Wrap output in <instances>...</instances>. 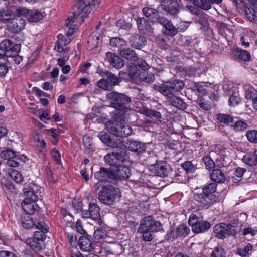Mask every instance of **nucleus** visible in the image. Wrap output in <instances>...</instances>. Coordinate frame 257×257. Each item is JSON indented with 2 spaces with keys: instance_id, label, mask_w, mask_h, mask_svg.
Returning a JSON list of instances; mask_svg holds the SVG:
<instances>
[{
  "instance_id": "1",
  "label": "nucleus",
  "mask_w": 257,
  "mask_h": 257,
  "mask_svg": "<svg viewBox=\"0 0 257 257\" xmlns=\"http://www.w3.org/2000/svg\"><path fill=\"white\" fill-rule=\"evenodd\" d=\"M99 3V0H80L78 1L75 5L76 9L74 12L73 17H69L66 21L65 29H68L66 33L67 38L62 34H59L58 36L57 42L58 43L65 46L69 44L71 41L69 37L73 34L74 30L76 28L74 25H72L71 23H73L77 17L80 14H82L81 19L83 22L91 11H95L97 9Z\"/></svg>"
},
{
  "instance_id": "2",
  "label": "nucleus",
  "mask_w": 257,
  "mask_h": 257,
  "mask_svg": "<svg viewBox=\"0 0 257 257\" xmlns=\"http://www.w3.org/2000/svg\"><path fill=\"white\" fill-rule=\"evenodd\" d=\"M43 188L33 182H28L25 184L23 192L25 198L22 203V207L24 211L30 215L34 214L35 209L33 203L42 199Z\"/></svg>"
},
{
  "instance_id": "3",
  "label": "nucleus",
  "mask_w": 257,
  "mask_h": 257,
  "mask_svg": "<svg viewBox=\"0 0 257 257\" xmlns=\"http://www.w3.org/2000/svg\"><path fill=\"white\" fill-rule=\"evenodd\" d=\"M163 230L161 223L154 219L152 216L146 217L142 220L138 228V232L143 234L145 241L153 239L152 233Z\"/></svg>"
},
{
  "instance_id": "4",
  "label": "nucleus",
  "mask_w": 257,
  "mask_h": 257,
  "mask_svg": "<svg viewBox=\"0 0 257 257\" xmlns=\"http://www.w3.org/2000/svg\"><path fill=\"white\" fill-rule=\"evenodd\" d=\"M106 97L111 101L112 107L120 111V116L128 114L131 110L127 105L131 102L130 97L123 93L112 91L108 92L106 94Z\"/></svg>"
},
{
  "instance_id": "5",
  "label": "nucleus",
  "mask_w": 257,
  "mask_h": 257,
  "mask_svg": "<svg viewBox=\"0 0 257 257\" xmlns=\"http://www.w3.org/2000/svg\"><path fill=\"white\" fill-rule=\"evenodd\" d=\"M99 200L107 205L113 204L120 197V193L118 188L110 184L102 186L98 194Z\"/></svg>"
},
{
  "instance_id": "6",
  "label": "nucleus",
  "mask_w": 257,
  "mask_h": 257,
  "mask_svg": "<svg viewBox=\"0 0 257 257\" xmlns=\"http://www.w3.org/2000/svg\"><path fill=\"white\" fill-rule=\"evenodd\" d=\"M216 186L215 183L209 184L203 188L201 193L195 194L194 199L202 205L210 206L217 201V198L213 194L216 190Z\"/></svg>"
},
{
  "instance_id": "7",
  "label": "nucleus",
  "mask_w": 257,
  "mask_h": 257,
  "mask_svg": "<svg viewBox=\"0 0 257 257\" xmlns=\"http://www.w3.org/2000/svg\"><path fill=\"white\" fill-rule=\"evenodd\" d=\"M125 118L119 117L116 118L113 121H108L106 124L107 130L114 135L120 137H127L132 134V129L127 125L122 119Z\"/></svg>"
},
{
  "instance_id": "8",
  "label": "nucleus",
  "mask_w": 257,
  "mask_h": 257,
  "mask_svg": "<svg viewBox=\"0 0 257 257\" xmlns=\"http://www.w3.org/2000/svg\"><path fill=\"white\" fill-rule=\"evenodd\" d=\"M126 153V150L119 149V152H112L106 154L104 160L107 164L115 168L126 160L125 155Z\"/></svg>"
},
{
  "instance_id": "9",
  "label": "nucleus",
  "mask_w": 257,
  "mask_h": 257,
  "mask_svg": "<svg viewBox=\"0 0 257 257\" xmlns=\"http://www.w3.org/2000/svg\"><path fill=\"white\" fill-rule=\"evenodd\" d=\"M99 139L110 147L113 148H122L124 146V140L121 138H111L109 133L101 132L98 134Z\"/></svg>"
},
{
  "instance_id": "10",
  "label": "nucleus",
  "mask_w": 257,
  "mask_h": 257,
  "mask_svg": "<svg viewBox=\"0 0 257 257\" xmlns=\"http://www.w3.org/2000/svg\"><path fill=\"white\" fill-rule=\"evenodd\" d=\"M99 207L94 203H90L89 204L88 210H83L82 212V216L83 218H91L97 222L99 224L102 222L100 214Z\"/></svg>"
},
{
  "instance_id": "11",
  "label": "nucleus",
  "mask_w": 257,
  "mask_h": 257,
  "mask_svg": "<svg viewBox=\"0 0 257 257\" xmlns=\"http://www.w3.org/2000/svg\"><path fill=\"white\" fill-rule=\"evenodd\" d=\"M112 169H113V181L126 179L131 176V170L127 166L120 164L115 168H112Z\"/></svg>"
},
{
  "instance_id": "12",
  "label": "nucleus",
  "mask_w": 257,
  "mask_h": 257,
  "mask_svg": "<svg viewBox=\"0 0 257 257\" xmlns=\"http://www.w3.org/2000/svg\"><path fill=\"white\" fill-rule=\"evenodd\" d=\"M128 150L135 152L137 153H141L145 151L146 146L145 144L138 141L127 140L125 142L124 141V146L119 149Z\"/></svg>"
},
{
  "instance_id": "13",
  "label": "nucleus",
  "mask_w": 257,
  "mask_h": 257,
  "mask_svg": "<svg viewBox=\"0 0 257 257\" xmlns=\"http://www.w3.org/2000/svg\"><path fill=\"white\" fill-rule=\"evenodd\" d=\"M113 169L101 167L99 171L94 173L95 178L99 182H112Z\"/></svg>"
},
{
  "instance_id": "14",
  "label": "nucleus",
  "mask_w": 257,
  "mask_h": 257,
  "mask_svg": "<svg viewBox=\"0 0 257 257\" xmlns=\"http://www.w3.org/2000/svg\"><path fill=\"white\" fill-rule=\"evenodd\" d=\"M158 23L163 27L164 30L163 32L165 35L173 37L177 34V29L167 18L163 17L160 19Z\"/></svg>"
},
{
  "instance_id": "15",
  "label": "nucleus",
  "mask_w": 257,
  "mask_h": 257,
  "mask_svg": "<svg viewBox=\"0 0 257 257\" xmlns=\"http://www.w3.org/2000/svg\"><path fill=\"white\" fill-rule=\"evenodd\" d=\"M249 7L245 9V15L248 20L257 24V0H248Z\"/></svg>"
},
{
  "instance_id": "16",
  "label": "nucleus",
  "mask_w": 257,
  "mask_h": 257,
  "mask_svg": "<svg viewBox=\"0 0 257 257\" xmlns=\"http://www.w3.org/2000/svg\"><path fill=\"white\" fill-rule=\"evenodd\" d=\"M150 170L155 175L164 177L168 175L170 171V167L168 164L164 162H159L157 165L150 168Z\"/></svg>"
},
{
  "instance_id": "17",
  "label": "nucleus",
  "mask_w": 257,
  "mask_h": 257,
  "mask_svg": "<svg viewBox=\"0 0 257 257\" xmlns=\"http://www.w3.org/2000/svg\"><path fill=\"white\" fill-rule=\"evenodd\" d=\"M106 57L110 64L116 69H120L125 65L124 60L113 53L107 52Z\"/></svg>"
},
{
  "instance_id": "18",
  "label": "nucleus",
  "mask_w": 257,
  "mask_h": 257,
  "mask_svg": "<svg viewBox=\"0 0 257 257\" xmlns=\"http://www.w3.org/2000/svg\"><path fill=\"white\" fill-rule=\"evenodd\" d=\"M167 94H172L173 92H178L181 90L184 86L182 81L173 79L165 82Z\"/></svg>"
},
{
  "instance_id": "19",
  "label": "nucleus",
  "mask_w": 257,
  "mask_h": 257,
  "mask_svg": "<svg viewBox=\"0 0 257 257\" xmlns=\"http://www.w3.org/2000/svg\"><path fill=\"white\" fill-rule=\"evenodd\" d=\"M10 24V30L14 33L22 31L25 26L26 21L21 17H16L11 20Z\"/></svg>"
},
{
  "instance_id": "20",
  "label": "nucleus",
  "mask_w": 257,
  "mask_h": 257,
  "mask_svg": "<svg viewBox=\"0 0 257 257\" xmlns=\"http://www.w3.org/2000/svg\"><path fill=\"white\" fill-rule=\"evenodd\" d=\"M143 13L144 16L153 23H158L160 19L163 17L159 15L157 10L149 7L144 8Z\"/></svg>"
},
{
  "instance_id": "21",
  "label": "nucleus",
  "mask_w": 257,
  "mask_h": 257,
  "mask_svg": "<svg viewBox=\"0 0 257 257\" xmlns=\"http://www.w3.org/2000/svg\"><path fill=\"white\" fill-rule=\"evenodd\" d=\"M137 24L139 30L144 34L152 35L153 29L150 24L144 18H139L137 20Z\"/></svg>"
},
{
  "instance_id": "22",
  "label": "nucleus",
  "mask_w": 257,
  "mask_h": 257,
  "mask_svg": "<svg viewBox=\"0 0 257 257\" xmlns=\"http://www.w3.org/2000/svg\"><path fill=\"white\" fill-rule=\"evenodd\" d=\"M166 96L169 104L176 107L179 109L184 110L186 108V103L179 97L174 95L173 94H167Z\"/></svg>"
},
{
  "instance_id": "23",
  "label": "nucleus",
  "mask_w": 257,
  "mask_h": 257,
  "mask_svg": "<svg viewBox=\"0 0 257 257\" xmlns=\"http://www.w3.org/2000/svg\"><path fill=\"white\" fill-rule=\"evenodd\" d=\"M129 41L133 47L139 49L145 45L146 43V38L144 36L138 34L132 35L129 38Z\"/></svg>"
},
{
  "instance_id": "24",
  "label": "nucleus",
  "mask_w": 257,
  "mask_h": 257,
  "mask_svg": "<svg viewBox=\"0 0 257 257\" xmlns=\"http://www.w3.org/2000/svg\"><path fill=\"white\" fill-rule=\"evenodd\" d=\"M119 54L124 58L131 61H136L137 60V56L135 51L128 48H124L118 50Z\"/></svg>"
},
{
  "instance_id": "25",
  "label": "nucleus",
  "mask_w": 257,
  "mask_h": 257,
  "mask_svg": "<svg viewBox=\"0 0 257 257\" xmlns=\"http://www.w3.org/2000/svg\"><path fill=\"white\" fill-rule=\"evenodd\" d=\"M211 227L210 223L207 221L201 220L192 228V230L196 233H200L205 232Z\"/></svg>"
},
{
  "instance_id": "26",
  "label": "nucleus",
  "mask_w": 257,
  "mask_h": 257,
  "mask_svg": "<svg viewBox=\"0 0 257 257\" xmlns=\"http://www.w3.org/2000/svg\"><path fill=\"white\" fill-rule=\"evenodd\" d=\"M26 243L36 252H40L43 249L44 246L43 242L31 237L26 239Z\"/></svg>"
},
{
  "instance_id": "27",
  "label": "nucleus",
  "mask_w": 257,
  "mask_h": 257,
  "mask_svg": "<svg viewBox=\"0 0 257 257\" xmlns=\"http://www.w3.org/2000/svg\"><path fill=\"white\" fill-rule=\"evenodd\" d=\"M211 180L216 183H223L225 180V176L223 172L219 169L213 170L210 174Z\"/></svg>"
},
{
  "instance_id": "28",
  "label": "nucleus",
  "mask_w": 257,
  "mask_h": 257,
  "mask_svg": "<svg viewBox=\"0 0 257 257\" xmlns=\"http://www.w3.org/2000/svg\"><path fill=\"white\" fill-rule=\"evenodd\" d=\"M80 249L85 251H91L93 249L92 241L85 236H81L79 239Z\"/></svg>"
},
{
  "instance_id": "29",
  "label": "nucleus",
  "mask_w": 257,
  "mask_h": 257,
  "mask_svg": "<svg viewBox=\"0 0 257 257\" xmlns=\"http://www.w3.org/2000/svg\"><path fill=\"white\" fill-rule=\"evenodd\" d=\"M242 161L249 166L257 164V149L253 153H249L245 155L242 159Z\"/></svg>"
},
{
  "instance_id": "30",
  "label": "nucleus",
  "mask_w": 257,
  "mask_h": 257,
  "mask_svg": "<svg viewBox=\"0 0 257 257\" xmlns=\"http://www.w3.org/2000/svg\"><path fill=\"white\" fill-rule=\"evenodd\" d=\"M234 56L239 60L248 61L250 59V55L246 50L235 49L233 51Z\"/></svg>"
},
{
  "instance_id": "31",
  "label": "nucleus",
  "mask_w": 257,
  "mask_h": 257,
  "mask_svg": "<svg viewBox=\"0 0 257 257\" xmlns=\"http://www.w3.org/2000/svg\"><path fill=\"white\" fill-rule=\"evenodd\" d=\"M169 4L168 5L162 4L161 5L162 9L166 12L169 13L171 14H175L178 13V10L177 8L178 4L175 1L169 0Z\"/></svg>"
},
{
  "instance_id": "32",
  "label": "nucleus",
  "mask_w": 257,
  "mask_h": 257,
  "mask_svg": "<svg viewBox=\"0 0 257 257\" xmlns=\"http://www.w3.org/2000/svg\"><path fill=\"white\" fill-rule=\"evenodd\" d=\"M105 74L107 76L106 81L111 89L113 86L119 85L121 82V79L119 78L110 72L106 71Z\"/></svg>"
},
{
  "instance_id": "33",
  "label": "nucleus",
  "mask_w": 257,
  "mask_h": 257,
  "mask_svg": "<svg viewBox=\"0 0 257 257\" xmlns=\"http://www.w3.org/2000/svg\"><path fill=\"white\" fill-rule=\"evenodd\" d=\"M241 225L239 227L231 224L224 223L225 233L227 234L226 238L230 236H235L240 230Z\"/></svg>"
},
{
  "instance_id": "34",
  "label": "nucleus",
  "mask_w": 257,
  "mask_h": 257,
  "mask_svg": "<svg viewBox=\"0 0 257 257\" xmlns=\"http://www.w3.org/2000/svg\"><path fill=\"white\" fill-rule=\"evenodd\" d=\"M225 228L224 223H220L216 225L213 229L214 233L217 238L219 239H224L226 238L227 234L225 233Z\"/></svg>"
},
{
  "instance_id": "35",
  "label": "nucleus",
  "mask_w": 257,
  "mask_h": 257,
  "mask_svg": "<svg viewBox=\"0 0 257 257\" xmlns=\"http://www.w3.org/2000/svg\"><path fill=\"white\" fill-rule=\"evenodd\" d=\"M126 42L124 39L119 37H113L110 39V45L113 48H118V49H123Z\"/></svg>"
},
{
  "instance_id": "36",
  "label": "nucleus",
  "mask_w": 257,
  "mask_h": 257,
  "mask_svg": "<svg viewBox=\"0 0 257 257\" xmlns=\"http://www.w3.org/2000/svg\"><path fill=\"white\" fill-rule=\"evenodd\" d=\"M42 14L38 10H30L27 20L32 22H36L42 18Z\"/></svg>"
},
{
  "instance_id": "37",
  "label": "nucleus",
  "mask_w": 257,
  "mask_h": 257,
  "mask_svg": "<svg viewBox=\"0 0 257 257\" xmlns=\"http://www.w3.org/2000/svg\"><path fill=\"white\" fill-rule=\"evenodd\" d=\"M12 45V42L9 39H5L0 43V49L4 52L5 55H10V47Z\"/></svg>"
},
{
  "instance_id": "38",
  "label": "nucleus",
  "mask_w": 257,
  "mask_h": 257,
  "mask_svg": "<svg viewBox=\"0 0 257 257\" xmlns=\"http://www.w3.org/2000/svg\"><path fill=\"white\" fill-rule=\"evenodd\" d=\"M194 5L206 10L211 8V4L209 0H193Z\"/></svg>"
},
{
  "instance_id": "39",
  "label": "nucleus",
  "mask_w": 257,
  "mask_h": 257,
  "mask_svg": "<svg viewBox=\"0 0 257 257\" xmlns=\"http://www.w3.org/2000/svg\"><path fill=\"white\" fill-rule=\"evenodd\" d=\"M9 174L11 178L17 183H21L24 181L22 174L16 170H12Z\"/></svg>"
},
{
  "instance_id": "40",
  "label": "nucleus",
  "mask_w": 257,
  "mask_h": 257,
  "mask_svg": "<svg viewBox=\"0 0 257 257\" xmlns=\"http://www.w3.org/2000/svg\"><path fill=\"white\" fill-rule=\"evenodd\" d=\"M100 35H94L89 38L88 44L90 49H93L98 46L99 43Z\"/></svg>"
},
{
  "instance_id": "41",
  "label": "nucleus",
  "mask_w": 257,
  "mask_h": 257,
  "mask_svg": "<svg viewBox=\"0 0 257 257\" xmlns=\"http://www.w3.org/2000/svg\"><path fill=\"white\" fill-rule=\"evenodd\" d=\"M0 155L2 158L9 160L16 157V152L11 149H8L1 151Z\"/></svg>"
},
{
  "instance_id": "42",
  "label": "nucleus",
  "mask_w": 257,
  "mask_h": 257,
  "mask_svg": "<svg viewBox=\"0 0 257 257\" xmlns=\"http://www.w3.org/2000/svg\"><path fill=\"white\" fill-rule=\"evenodd\" d=\"M12 14L11 11L8 10H1L0 9V20L2 22H7L11 20V17Z\"/></svg>"
},
{
  "instance_id": "43",
  "label": "nucleus",
  "mask_w": 257,
  "mask_h": 257,
  "mask_svg": "<svg viewBox=\"0 0 257 257\" xmlns=\"http://www.w3.org/2000/svg\"><path fill=\"white\" fill-rule=\"evenodd\" d=\"M210 257H226L224 249L220 246L216 247L212 252Z\"/></svg>"
},
{
  "instance_id": "44",
  "label": "nucleus",
  "mask_w": 257,
  "mask_h": 257,
  "mask_svg": "<svg viewBox=\"0 0 257 257\" xmlns=\"http://www.w3.org/2000/svg\"><path fill=\"white\" fill-rule=\"evenodd\" d=\"M247 127V123L242 120H238L236 121L233 125V128L236 132L244 131L246 130Z\"/></svg>"
},
{
  "instance_id": "45",
  "label": "nucleus",
  "mask_w": 257,
  "mask_h": 257,
  "mask_svg": "<svg viewBox=\"0 0 257 257\" xmlns=\"http://www.w3.org/2000/svg\"><path fill=\"white\" fill-rule=\"evenodd\" d=\"M217 119L221 123L228 124L232 122L233 118L232 116L228 114H219L216 115Z\"/></svg>"
},
{
  "instance_id": "46",
  "label": "nucleus",
  "mask_w": 257,
  "mask_h": 257,
  "mask_svg": "<svg viewBox=\"0 0 257 257\" xmlns=\"http://www.w3.org/2000/svg\"><path fill=\"white\" fill-rule=\"evenodd\" d=\"M133 68H134L132 66H131L128 73L124 71H120L119 73L120 79L127 80L130 78L133 79L134 78V77L136 76V73L134 71H132V69Z\"/></svg>"
},
{
  "instance_id": "47",
  "label": "nucleus",
  "mask_w": 257,
  "mask_h": 257,
  "mask_svg": "<svg viewBox=\"0 0 257 257\" xmlns=\"http://www.w3.org/2000/svg\"><path fill=\"white\" fill-rule=\"evenodd\" d=\"M203 160L205 165L206 168L208 170L214 169L215 164L210 156H206L203 158Z\"/></svg>"
},
{
  "instance_id": "48",
  "label": "nucleus",
  "mask_w": 257,
  "mask_h": 257,
  "mask_svg": "<svg viewBox=\"0 0 257 257\" xmlns=\"http://www.w3.org/2000/svg\"><path fill=\"white\" fill-rule=\"evenodd\" d=\"M190 231L189 228L185 225L182 224L177 228V232L179 236L185 237Z\"/></svg>"
},
{
  "instance_id": "49",
  "label": "nucleus",
  "mask_w": 257,
  "mask_h": 257,
  "mask_svg": "<svg viewBox=\"0 0 257 257\" xmlns=\"http://www.w3.org/2000/svg\"><path fill=\"white\" fill-rule=\"evenodd\" d=\"M143 114L145 116L151 118L154 117L158 119L161 117V114L160 112L151 109L144 110L143 111Z\"/></svg>"
},
{
  "instance_id": "50",
  "label": "nucleus",
  "mask_w": 257,
  "mask_h": 257,
  "mask_svg": "<svg viewBox=\"0 0 257 257\" xmlns=\"http://www.w3.org/2000/svg\"><path fill=\"white\" fill-rule=\"evenodd\" d=\"M248 140L253 143H257V131L249 130L248 131L246 134Z\"/></svg>"
},
{
  "instance_id": "51",
  "label": "nucleus",
  "mask_w": 257,
  "mask_h": 257,
  "mask_svg": "<svg viewBox=\"0 0 257 257\" xmlns=\"http://www.w3.org/2000/svg\"><path fill=\"white\" fill-rule=\"evenodd\" d=\"M146 162L148 165L150 166L151 168H152L154 166L158 163V157L154 154V153H151L150 155H149L148 158L146 159Z\"/></svg>"
},
{
  "instance_id": "52",
  "label": "nucleus",
  "mask_w": 257,
  "mask_h": 257,
  "mask_svg": "<svg viewBox=\"0 0 257 257\" xmlns=\"http://www.w3.org/2000/svg\"><path fill=\"white\" fill-rule=\"evenodd\" d=\"M140 79L143 82L151 83L154 82L155 79V75L152 73H146L144 74Z\"/></svg>"
},
{
  "instance_id": "53",
  "label": "nucleus",
  "mask_w": 257,
  "mask_h": 257,
  "mask_svg": "<svg viewBox=\"0 0 257 257\" xmlns=\"http://www.w3.org/2000/svg\"><path fill=\"white\" fill-rule=\"evenodd\" d=\"M182 167L187 172H193L196 169V166L190 161H186L182 164Z\"/></svg>"
},
{
  "instance_id": "54",
  "label": "nucleus",
  "mask_w": 257,
  "mask_h": 257,
  "mask_svg": "<svg viewBox=\"0 0 257 257\" xmlns=\"http://www.w3.org/2000/svg\"><path fill=\"white\" fill-rule=\"evenodd\" d=\"M21 49V45L19 44H17L15 45H13L10 47V49L9 50L10 51V55H6L8 57H13L15 55H16L19 53Z\"/></svg>"
},
{
  "instance_id": "55",
  "label": "nucleus",
  "mask_w": 257,
  "mask_h": 257,
  "mask_svg": "<svg viewBox=\"0 0 257 257\" xmlns=\"http://www.w3.org/2000/svg\"><path fill=\"white\" fill-rule=\"evenodd\" d=\"M47 232H44L43 231H37L34 232L33 239H35L39 241L44 243V241L46 238L45 233Z\"/></svg>"
},
{
  "instance_id": "56",
  "label": "nucleus",
  "mask_w": 257,
  "mask_h": 257,
  "mask_svg": "<svg viewBox=\"0 0 257 257\" xmlns=\"http://www.w3.org/2000/svg\"><path fill=\"white\" fill-rule=\"evenodd\" d=\"M252 249V245L251 244L248 243L243 248L238 249L237 250V252L240 255L244 257L247 255L249 253V251H251Z\"/></svg>"
},
{
  "instance_id": "57",
  "label": "nucleus",
  "mask_w": 257,
  "mask_h": 257,
  "mask_svg": "<svg viewBox=\"0 0 257 257\" xmlns=\"http://www.w3.org/2000/svg\"><path fill=\"white\" fill-rule=\"evenodd\" d=\"M30 10L24 8H21L19 9H17L15 10V13L17 15V17H21V16H24L27 19V16L29 13Z\"/></svg>"
},
{
  "instance_id": "58",
  "label": "nucleus",
  "mask_w": 257,
  "mask_h": 257,
  "mask_svg": "<svg viewBox=\"0 0 257 257\" xmlns=\"http://www.w3.org/2000/svg\"><path fill=\"white\" fill-rule=\"evenodd\" d=\"M97 86L104 90H110L111 89L110 85H109L106 79H102L97 82Z\"/></svg>"
},
{
  "instance_id": "59",
  "label": "nucleus",
  "mask_w": 257,
  "mask_h": 257,
  "mask_svg": "<svg viewBox=\"0 0 257 257\" xmlns=\"http://www.w3.org/2000/svg\"><path fill=\"white\" fill-rule=\"evenodd\" d=\"M200 221V218L196 214H191L188 219L189 224L193 227H194Z\"/></svg>"
},
{
  "instance_id": "60",
  "label": "nucleus",
  "mask_w": 257,
  "mask_h": 257,
  "mask_svg": "<svg viewBox=\"0 0 257 257\" xmlns=\"http://www.w3.org/2000/svg\"><path fill=\"white\" fill-rule=\"evenodd\" d=\"M257 232V230L251 228V227H247L244 228L242 231V234L244 236H248L252 237L254 236Z\"/></svg>"
},
{
  "instance_id": "61",
  "label": "nucleus",
  "mask_w": 257,
  "mask_h": 257,
  "mask_svg": "<svg viewBox=\"0 0 257 257\" xmlns=\"http://www.w3.org/2000/svg\"><path fill=\"white\" fill-rule=\"evenodd\" d=\"M36 228L39 230V231H43L44 232H48V228L47 225L44 222H34V225Z\"/></svg>"
},
{
  "instance_id": "62",
  "label": "nucleus",
  "mask_w": 257,
  "mask_h": 257,
  "mask_svg": "<svg viewBox=\"0 0 257 257\" xmlns=\"http://www.w3.org/2000/svg\"><path fill=\"white\" fill-rule=\"evenodd\" d=\"M240 98L237 95H232L229 99V104L231 106H235L240 102Z\"/></svg>"
},
{
  "instance_id": "63",
  "label": "nucleus",
  "mask_w": 257,
  "mask_h": 257,
  "mask_svg": "<svg viewBox=\"0 0 257 257\" xmlns=\"http://www.w3.org/2000/svg\"><path fill=\"white\" fill-rule=\"evenodd\" d=\"M105 235V231L103 229H98L94 232V237L95 239L99 240L103 238Z\"/></svg>"
},
{
  "instance_id": "64",
  "label": "nucleus",
  "mask_w": 257,
  "mask_h": 257,
  "mask_svg": "<svg viewBox=\"0 0 257 257\" xmlns=\"http://www.w3.org/2000/svg\"><path fill=\"white\" fill-rule=\"evenodd\" d=\"M135 62H136V65L143 70H147L150 67L147 63L142 59H139L137 57V60Z\"/></svg>"
}]
</instances>
